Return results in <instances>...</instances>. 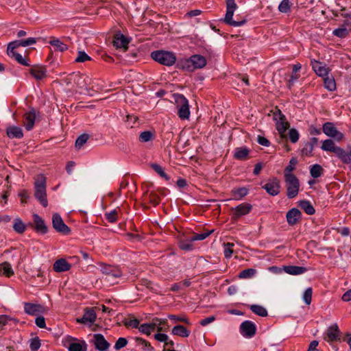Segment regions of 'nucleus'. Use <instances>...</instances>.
Returning a JSON list of instances; mask_svg holds the SVG:
<instances>
[{"mask_svg":"<svg viewBox=\"0 0 351 351\" xmlns=\"http://www.w3.org/2000/svg\"><path fill=\"white\" fill-rule=\"evenodd\" d=\"M206 64V58L201 55L191 56L189 59L180 62L182 68L188 71H193L195 69H202Z\"/></svg>","mask_w":351,"mask_h":351,"instance_id":"1","label":"nucleus"},{"mask_svg":"<svg viewBox=\"0 0 351 351\" xmlns=\"http://www.w3.org/2000/svg\"><path fill=\"white\" fill-rule=\"evenodd\" d=\"M34 189L35 197L44 207H47L48 202L46 193V179L43 176L40 175L38 177L34 183Z\"/></svg>","mask_w":351,"mask_h":351,"instance_id":"2","label":"nucleus"},{"mask_svg":"<svg viewBox=\"0 0 351 351\" xmlns=\"http://www.w3.org/2000/svg\"><path fill=\"white\" fill-rule=\"evenodd\" d=\"M273 119L276 121V130H278L280 138L282 141H287V136L285 132L289 128V123L286 121L285 116L279 109H276L273 112Z\"/></svg>","mask_w":351,"mask_h":351,"instance_id":"3","label":"nucleus"},{"mask_svg":"<svg viewBox=\"0 0 351 351\" xmlns=\"http://www.w3.org/2000/svg\"><path fill=\"white\" fill-rule=\"evenodd\" d=\"M285 176V187L288 198L292 199L296 197L299 193L300 182L294 174Z\"/></svg>","mask_w":351,"mask_h":351,"instance_id":"4","label":"nucleus"},{"mask_svg":"<svg viewBox=\"0 0 351 351\" xmlns=\"http://www.w3.org/2000/svg\"><path fill=\"white\" fill-rule=\"evenodd\" d=\"M151 57L158 63L170 66L175 64L176 57L175 54L167 51H155L151 53Z\"/></svg>","mask_w":351,"mask_h":351,"instance_id":"5","label":"nucleus"},{"mask_svg":"<svg viewBox=\"0 0 351 351\" xmlns=\"http://www.w3.org/2000/svg\"><path fill=\"white\" fill-rule=\"evenodd\" d=\"M174 97L179 117L182 119H188L190 116V110L187 99L180 94L175 95Z\"/></svg>","mask_w":351,"mask_h":351,"instance_id":"6","label":"nucleus"},{"mask_svg":"<svg viewBox=\"0 0 351 351\" xmlns=\"http://www.w3.org/2000/svg\"><path fill=\"white\" fill-rule=\"evenodd\" d=\"M237 8L234 0H226V14L224 18V22L234 27H239L244 25L246 22L245 20L241 21H236L232 19L234 10Z\"/></svg>","mask_w":351,"mask_h":351,"instance_id":"7","label":"nucleus"},{"mask_svg":"<svg viewBox=\"0 0 351 351\" xmlns=\"http://www.w3.org/2000/svg\"><path fill=\"white\" fill-rule=\"evenodd\" d=\"M64 346L69 351H86L87 344L84 341H80L70 336L66 337L63 340Z\"/></svg>","mask_w":351,"mask_h":351,"instance_id":"8","label":"nucleus"},{"mask_svg":"<svg viewBox=\"0 0 351 351\" xmlns=\"http://www.w3.org/2000/svg\"><path fill=\"white\" fill-rule=\"evenodd\" d=\"M100 271L106 275L105 280L112 284L115 283L114 280L121 276V271L117 267L101 264Z\"/></svg>","mask_w":351,"mask_h":351,"instance_id":"9","label":"nucleus"},{"mask_svg":"<svg viewBox=\"0 0 351 351\" xmlns=\"http://www.w3.org/2000/svg\"><path fill=\"white\" fill-rule=\"evenodd\" d=\"M323 132L330 138H334L337 141H341L344 138L343 133L339 132L333 123L326 122L324 123L322 127Z\"/></svg>","mask_w":351,"mask_h":351,"instance_id":"10","label":"nucleus"},{"mask_svg":"<svg viewBox=\"0 0 351 351\" xmlns=\"http://www.w3.org/2000/svg\"><path fill=\"white\" fill-rule=\"evenodd\" d=\"M52 225L53 228L61 234H68L71 231L70 228L64 223L62 217L58 213H54L52 216Z\"/></svg>","mask_w":351,"mask_h":351,"instance_id":"11","label":"nucleus"},{"mask_svg":"<svg viewBox=\"0 0 351 351\" xmlns=\"http://www.w3.org/2000/svg\"><path fill=\"white\" fill-rule=\"evenodd\" d=\"M263 188L268 194L271 196H276L280 193V183L278 179L274 178L268 181Z\"/></svg>","mask_w":351,"mask_h":351,"instance_id":"12","label":"nucleus"},{"mask_svg":"<svg viewBox=\"0 0 351 351\" xmlns=\"http://www.w3.org/2000/svg\"><path fill=\"white\" fill-rule=\"evenodd\" d=\"M324 339L330 343L340 339V330L337 324L328 328L325 332Z\"/></svg>","mask_w":351,"mask_h":351,"instance_id":"13","label":"nucleus"},{"mask_svg":"<svg viewBox=\"0 0 351 351\" xmlns=\"http://www.w3.org/2000/svg\"><path fill=\"white\" fill-rule=\"evenodd\" d=\"M286 219L289 226H294L302 219V213L296 208L289 210L286 215Z\"/></svg>","mask_w":351,"mask_h":351,"instance_id":"14","label":"nucleus"},{"mask_svg":"<svg viewBox=\"0 0 351 351\" xmlns=\"http://www.w3.org/2000/svg\"><path fill=\"white\" fill-rule=\"evenodd\" d=\"M256 326L251 321H245L240 326L241 333L246 337H252L256 332Z\"/></svg>","mask_w":351,"mask_h":351,"instance_id":"15","label":"nucleus"},{"mask_svg":"<svg viewBox=\"0 0 351 351\" xmlns=\"http://www.w3.org/2000/svg\"><path fill=\"white\" fill-rule=\"evenodd\" d=\"M92 341L95 348L99 351H105L110 347V343L101 334H95Z\"/></svg>","mask_w":351,"mask_h":351,"instance_id":"16","label":"nucleus"},{"mask_svg":"<svg viewBox=\"0 0 351 351\" xmlns=\"http://www.w3.org/2000/svg\"><path fill=\"white\" fill-rule=\"evenodd\" d=\"M252 208V206L248 203H243L237 206L234 208H232V210H234L232 216L233 219H237L243 215H247L251 211Z\"/></svg>","mask_w":351,"mask_h":351,"instance_id":"17","label":"nucleus"},{"mask_svg":"<svg viewBox=\"0 0 351 351\" xmlns=\"http://www.w3.org/2000/svg\"><path fill=\"white\" fill-rule=\"evenodd\" d=\"M34 230L42 234H45L47 232L48 228L46 226L45 221L38 215L34 213L33 215Z\"/></svg>","mask_w":351,"mask_h":351,"instance_id":"18","label":"nucleus"},{"mask_svg":"<svg viewBox=\"0 0 351 351\" xmlns=\"http://www.w3.org/2000/svg\"><path fill=\"white\" fill-rule=\"evenodd\" d=\"M36 119V110L32 108L29 112L24 114L23 125L27 130H31L34 125Z\"/></svg>","mask_w":351,"mask_h":351,"instance_id":"19","label":"nucleus"},{"mask_svg":"<svg viewBox=\"0 0 351 351\" xmlns=\"http://www.w3.org/2000/svg\"><path fill=\"white\" fill-rule=\"evenodd\" d=\"M96 319V313L93 308H86L82 317L77 318V322L80 324H93Z\"/></svg>","mask_w":351,"mask_h":351,"instance_id":"20","label":"nucleus"},{"mask_svg":"<svg viewBox=\"0 0 351 351\" xmlns=\"http://www.w3.org/2000/svg\"><path fill=\"white\" fill-rule=\"evenodd\" d=\"M30 74L37 80H42L47 77L46 68L34 65L29 69Z\"/></svg>","mask_w":351,"mask_h":351,"instance_id":"21","label":"nucleus"},{"mask_svg":"<svg viewBox=\"0 0 351 351\" xmlns=\"http://www.w3.org/2000/svg\"><path fill=\"white\" fill-rule=\"evenodd\" d=\"M24 311L29 315H36L39 313H43L44 307L40 304L25 303Z\"/></svg>","mask_w":351,"mask_h":351,"instance_id":"22","label":"nucleus"},{"mask_svg":"<svg viewBox=\"0 0 351 351\" xmlns=\"http://www.w3.org/2000/svg\"><path fill=\"white\" fill-rule=\"evenodd\" d=\"M311 65L313 69L319 76H326L328 75V69L326 67V64L317 61L315 60H311Z\"/></svg>","mask_w":351,"mask_h":351,"instance_id":"23","label":"nucleus"},{"mask_svg":"<svg viewBox=\"0 0 351 351\" xmlns=\"http://www.w3.org/2000/svg\"><path fill=\"white\" fill-rule=\"evenodd\" d=\"M71 267V265L69 263L66 259H58L53 265V270L56 272H64L69 271Z\"/></svg>","mask_w":351,"mask_h":351,"instance_id":"24","label":"nucleus"},{"mask_svg":"<svg viewBox=\"0 0 351 351\" xmlns=\"http://www.w3.org/2000/svg\"><path fill=\"white\" fill-rule=\"evenodd\" d=\"M129 40L123 34H116L113 38V45L117 48H123L124 50L128 49Z\"/></svg>","mask_w":351,"mask_h":351,"instance_id":"25","label":"nucleus"},{"mask_svg":"<svg viewBox=\"0 0 351 351\" xmlns=\"http://www.w3.org/2000/svg\"><path fill=\"white\" fill-rule=\"evenodd\" d=\"M335 156L341 160L344 164H350L351 162V147L348 152L339 147L335 153Z\"/></svg>","mask_w":351,"mask_h":351,"instance_id":"26","label":"nucleus"},{"mask_svg":"<svg viewBox=\"0 0 351 351\" xmlns=\"http://www.w3.org/2000/svg\"><path fill=\"white\" fill-rule=\"evenodd\" d=\"M143 200L148 203L153 204L154 206H157L160 203V198L158 195L154 192V191L149 192L146 191L143 194Z\"/></svg>","mask_w":351,"mask_h":351,"instance_id":"27","label":"nucleus"},{"mask_svg":"<svg viewBox=\"0 0 351 351\" xmlns=\"http://www.w3.org/2000/svg\"><path fill=\"white\" fill-rule=\"evenodd\" d=\"M6 134L10 138H21L23 136V130L17 126H10L6 130Z\"/></svg>","mask_w":351,"mask_h":351,"instance_id":"28","label":"nucleus"},{"mask_svg":"<svg viewBox=\"0 0 351 351\" xmlns=\"http://www.w3.org/2000/svg\"><path fill=\"white\" fill-rule=\"evenodd\" d=\"M284 270L291 275H300L306 272L307 269L304 267L289 265L284 267Z\"/></svg>","mask_w":351,"mask_h":351,"instance_id":"29","label":"nucleus"},{"mask_svg":"<svg viewBox=\"0 0 351 351\" xmlns=\"http://www.w3.org/2000/svg\"><path fill=\"white\" fill-rule=\"evenodd\" d=\"M171 333L173 335L181 337H188L190 335V331L182 325H177L172 328Z\"/></svg>","mask_w":351,"mask_h":351,"instance_id":"30","label":"nucleus"},{"mask_svg":"<svg viewBox=\"0 0 351 351\" xmlns=\"http://www.w3.org/2000/svg\"><path fill=\"white\" fill-rule=\"evenodd\" d=\"M339 146H337L332 139H326L322 142L321 149L324 151L335 153Z\"/></svg>","mask_w":351,"mask_h":351,"instance_id":"31","label":"nucleus"},{"mask_svg":"<svg viewBox=\"0 0 351 351\" xmlns=\"http://www.w3.org/2000/svg\"><path fill=\"white\" fill-rule=\"evenodd\" d=\"M298 206L309 215H313L315 212V208L309 201L301 200L298 202Z\"/></svg>","mask_w":351,"mask_h":351,"instance_id":"32","label":"nucleus"},{"mask_svg":"<svg viewBox=\"0 0 351 351\" xmlns=\"http://www.w3.org/2000/svg\"><path fill=\"white\" fill-rule=\"evenodd\" d=\"M249 154V150L246 147H239L235 149L234 156L238 160H245Z\"/></svg>","mask_w":351,"mask_h":351,"instance_id":"33","label":"nucleus"},{"mask_svg":"<svg viewBox=\"0 0 351 351\" xmlns=\"http://www.w3.org/2000/svg\"><path fill=\"white\" fill-rule=\"evenodd\" d=\"M49 44L51 45L56 51H64L68 49L67 45L62 43L58 38L51 40Z\"/></svg>","mask_w":351,"mask_h":351,"instance_id":"34","label":"nucleus"},{"mask_svg":"<svg viewBox=\"0 0 351 351\" xmlns=\"http://www.w3.org/2000/svg\"><path fill=\"white\" fill-rule=\"evenodd\" d=\"M250 310L257 315L261 317H266L267 315V311L266 308L261 305L253 304L250 306Z\"/></svg>","mask_w":351,"mask_h":351,"instance_id":"35","label":"nucleus"},{"mask_svg":"<svg viewBox=\"0 0 351 351\" xmlns=\"http://www.w3.org/2000/svg\"><path fill=\"white\" fill-rule=\"evenodd\" d=\"M0 274L5 275L8 277L14 274L11 265L8 262H4L0 265Z\"/></svg>","mask_w":351,"mask_h":351,"instance_id":"36","label":"nucleus"},{"mask_svg":"<svg viewBox=\"0 0 351 351\" xmlns=\"http://www.w3.org/2000/svg\"><path fill=\"white\" fill-rule=\"evenodd\" d=\"M154 138V132L151 131H144L139 135L138 140L141 143H147L152 141Z\"/></svg>","mask_w":351,"mask_h":351,"instance_id":"37","label":"nucleus"},{"mask_svg":"<svg viewBox=\"0 0 351 351\" xmlns=\"http://www.w3.org/2000/svg\"><path fill=\"white\" fill-rule=\"evenodd\" d=\"M13 228L17 233L22 234L25 232L26 227L24 223L19 218H17L14 219Z\"/></svg>","mask_w":351,"mask_h":351,"instance_id":"38","label":"nucleus"},{"mask_svg":"<svg viewBox=\"0 0 351 351\" xmlns=\"http://www.w3.org/2000/svg\"><path fill=\"white\" fill-rule=\"evenodd\" d=\"M256 274V270L255 269L249 268L241 271L239 274V278L242 279L252 278Z\"/></svg>","mask_w":351,"mask_h":351,"instance_id":"39","label":"nucleus"},{"mask_svg":"<svg viewBox=\"0 0 351 351\" xmlns=\"http://www.w3.org/2000/svg\"><path fill=\"white\" fill-rule=\"evenodd\" d=\"M119 209H114L113 210L105 213V217L110 223H114L117 221L118 218Z\"/></svg>","mask_w":351,"mask_h":351,"instance_id":"40","label":"nucleus"},{"mask_svg":"<svg viewBox=\"0 0 351 351\" xmlns=\"http://www.w3.org/2000/svg\"><path fill=\"white\" fill-rule=\"evenodd\" d=\"M324 86L330 91H333L336 89V83L332 77H326L324 78Z\"/></svg>","mask_w":351,"mask_h":351,"instance_id":"41","label":"nucleus"},{"mask_svg":"<svg viewBox=\"0 0 351 351\" xmlns=\"http://www.w3.org/2000/svg\"><path fill=\"white\" fill-rule=\"evenodd\" d=\"M323 171L322 167L319 165H314L310 169L311 176L314 178L321 176Z\"/></svg>","mask_w":351,"mask_h":351,"instance_id":"42","label":"nucleus"},{"mask_svg":"<svg viewBox=\"0 0 351 351\" xmlns=\"http://www.w3.org/2000/svg\"><path fill=\"white\" fill-rule=\"evenodd\" d=\"M234 199H241L247 194V189L246 188H239L232 191Z\"/></svg>","mask_w":351,"mask_h":351,"instance_id":"43","label":"nucleus"},{"mask_svg":"<svg viewBox=\"0 0 351 351\" xmlns=\"http://www.w3.org/2000/svg\"><path fill=\"white\" fill-rule=\"evenodd\" d=\"M213 232V230L208 231L201 234H194L192 237H191L189 239V240L191 242L195 241H202L207 238Z\"/></svg>","mask_w":351,"mask_h":351,"instance_id":"44","label":"nucleus"},{"mask_svg":"<svg viewBox=\"0 0 351 351\" xmlns=\"http://www.w3.org/2000/svg\"><path fill=\"white\" fill-rule=\"evenodd\" d=\"M89 136L86 134L80 135L75 141V146L77 149H80L88 140Z\"/></svg>","mask_w":351,"mask_h":351,"instance_id":"45","label":"nucleus"},{"mask_svg":"<svg viewBox=\"0 0 351 351\" xmlns=\"http://www.w3.org/2000/svg\"><path fill=\"white\" fill-rule=\"evenodd\" d=\"M168 317L169 319L173 320L175 322H182L186 323L188 325H191V323L185 315H169Z\"/></svg>","mask_w":351,"mask_h":351,"instance_id":"46","label":"nucleus"},{"mask_svg":"<svg viewBox=\"0 0 351 351\" xmlns=\"http://www.w3.org/2000/svg\"><path fill=\"white\" fill-rule=\"evenodd\" d=\"M10 57L14 58L19 64L24 66H29V64L27 62V60L19 53L16 51L11 52L10 56Z\"/></svg>","mask_w":351,"mask_h":351,"instance_id":"47","label":"nucleus"},{"mask_svg":"<svg viewBox=\"0 0 351 351\" xmlns=\"http://www.w3.org/2000/svg\"><path fill=\"white\" fill-rule=\"evenodd\" d=\"M151 167L158 174L160 175V176H161L162 178H164L167 180H168L169 179V178L165 173L162 167L160 165H159L158 164L153 163L151 165Z\"/></svg>","mask_w":351,"mask_h":351,"instance_id":"48","label":"nucleus"},{"mask_svg":"<svg viewBox=\"0 0 351 351\" xmlns=\"http://www.w3.org/2000/svg\"><path fill=\"white\" fill-rule=\"evenodd\" d=\"M21 46L22 47L21 40H14V41L10 42L8 44V48H7L8 55L10 56L11 52H14L15 49H16Z\"/></svg>","mask_w":351,"mask_h":351,"instance_id":"49","label":"nucleus"},{"mask_svg":"<svg viewBox=\"0 0 351 351\" xmlns=\"http://www.w3.org/2000/svg\"><path fill=\"white\" fill-rule=\"evenodd\" d=\"M164 321H162L159 318H154L152 319V322L148 323L149 325L152 327V330L154 331L156 328L158 331L162 330V328L160 327L161 324L164 323Z\"/></svg>","mask_w":351,"mask_h":351,"instance_id":"50","label":"nucleus"},{"mask_svg":"<svg viewBox=\"0 0 351 351\" xmlns=\"http://www.w3.org/2000/svg\"><path fill=\"white\" fill-rule=\"evenodd\" d=\"M288 135L291 142L293 143H297L300 137L299 132L295 128L290 129Z\"/></svg>","mask_w":351,"mask_h":351,"instance_id":"51","label":"nucleus"},{"mask_svg":"<svg viewBox=\"0 0 351 351\" xmlns=\"http://www.w3.org/2000/svg\"><path fill=\"white\" fill-rule=\"evenodd\" d=\"M278 10L282 13H287L290 10L289 0H282L278 6Z\"/></svg>","mask_w":351,"mask_h":351,"instance_id":"52","label":"nucleus"},{"mask_svg":"<svg viewBox=\"0 0 351 351\" xmlns=\"http://www.w3.org/2000/svg\"><path fill=\"white\" fill-rule=\"evenodd\" d=\"M313 290L311 287L306 289L303 294V300L306 304L309 305L311 303Z\"/></svg>","mask_w":351,"mask_h":351,"instance_id":"53","label":"nucleus"},{"mask_svg":"<svg viewBox=\"0 0 351 351\" xmlns=\"http://www.w3.org/2000/svg\"><path fill=\"white\" fill-rule=\"evenodd\" d=\"M332 34L339 38H344L348 34V30L345 27L335 29Z\"/></svg>","mask_w":351,"mask_h":351,"instance_id":"54","label":"nucleus"},{"mask_svg":"<svg viewBox=\"0 0 351 351\" xmlns=\"http://www.w3.org/2000/svg\"><path fill=\"white\" fill-rule=\"evenodd\" d=\"M234 246V243H227L224 244V256L226 258H230L233 253L232 247Z\"/></svg>","mask_w":351,"mask_h":351,"instance_id":"55","label":"nucleus"},{"mask_svg":"<svg viewBox=\"0 0 351 351\" xmlns=\"http://www.w3.org/2000/svg\"><path fill=\"white\" fill-rule=\"evenodd\" d=\"M128 343V341L124 337H120L117 339L114 344V349L119 350L124 348Z\"/></svg>","mask_w":351,"mask_h":351,"instance_id":"56","label":"nucleus"},{"mask_svg":"<svg viewBox=\"0 0 351 351\" xmlns=\"http://www.w3.org/2000/svg\"><path fill=\"white\" fill-rule=\"evenodd\" d=\"M138 330L141 332L147 335H149L151 332L153 331L152 330V327L149 325V324H143L138 326Z\"/></svg>","mask_w":351,"mask_h":351,"instance_id":"57","label":"nucleus"},{"mask_svg":"<svg viewBox=\"0 0 351 351\" xmlns=\"http://www.w3.org/2000/svg\"><path fill=\"white\" fill-rule=\"evenodd\" d=\"M123 324L127 327L131 326L134 328H138L139 326V321L137 319H125L123 321Z\"/></svg>","mask_w":351,"mask_h":351,"instance_id":"58","label":"nucleus"},{"mask_svg":"<svg viewBox=\"0 0 351 351\" xmlns=\"http://www.w3.org/2000/svg\"><path fill=\"white\" fill-rule=\"evenodd\" d=\"M30 349L32 351H36L40 347V342L38 338H34L30 340Z\"/></svg>","mask_w":351,"mask_h":351,"instance_id":"59","label":"nucleus"},{"mask_svg":"<svg viewBox=\"0 0 351 351\" xmlns=\"http://www.w3.org/2000/svg\"><path fill=\"white\" fill-rule=\"evenodd\" d=\"M90 60V58L84 51H79L77 57L75 59V61L77 62H84L86 60Z\"/></svg>","mask_w":351,"mask_h":351,"instance_id":"60","label":"nucleus"},{"mask_svg":"<svg viewBox=\"0 0 351 351\" xmlns=\"http://www.w3.org/2000/svg\"><path fill=\"white\" fill-rule=\"evenodd\" d=\"M138 341H139V343L143 346V351H153L154 348L151 346L150 343L143 339H138Z\"/></svg>","mask_w":351,"mask_h":351,"instance_id":"61","label":"nucleus"},{"mask_svg":"<svg viewBox=\"0 0 351 351\" xmlns=\"http://www.w3.org/2000/svg\"><path fill=\"white\" fill-rule=\"evenodd\" d=\"M297 160L295 158L291 159L289 165L285 169V175L292 174L291 171L294 169V166L296 165Z\"/></svg>","mask_w":351,"mask_h":351,"instance_id":"62","label":"nucleus"},{"mask_svg":"<svg viewBox=\"0 0 351 351\" xmlns=\"http://www.w3.org/2000/svg\"><path fill=\"white\" fill-rule=\"evenodd\" d=\"M313 150V148L312 145L306 143L302 149V155H305V156H311Z\"/></svg>","mask_w":351,"mask_h":351,"instance_id":"63","label":"nucleus"},{"mask_svg":"<svg viewBox=\"0 0 351 351\" xmlns=\"http://www.w3.org/2000/svg\"><path fill=\"white\" fill-rule=\"evenodd\" d=\"M179 246L183 250L190 251L193 249V245L189 242L181 241Z\"/></svg>","mask_w":351,"mask_h":351,"instance_id":"64","label":"nucleus"}]
</instances>
